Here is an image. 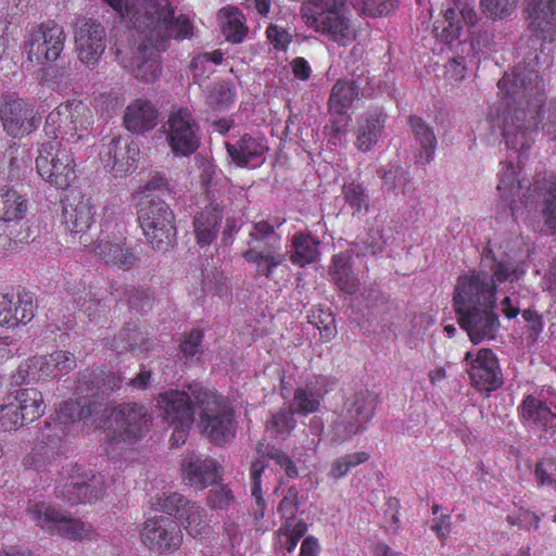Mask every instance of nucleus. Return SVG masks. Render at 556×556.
<instances>
[{"instance_id":"nucleus-1","label":"nucleus","mask_w":556,"mask_h":556,"mask_svg":"<svg viewBox=\"0 0 556 556\" xmlns=\"http://www.w3.org/2000/svg\"><path fill=\"white\" fill-rule=\"evenodd\" d=\"M527 13L529 27L535 34L528 40L531 51L498 80L505 103L493 124L506 148L518 152L519 159L531 147L546 100L541 70L543 65L548 66L549 56L543 53L540 40H556V0H528Z\"/></svg>"},{"instance_id":"nucleus-2","label":"nucleus","mask_w":556,"mask_h":556,"mask_svg":"<svg viewBox=\"0 0 556 556\" xmlns=\"http://www.w3.org/2000/svg\"><path fill=\"white\" fill-rule=\"evenodd\" d=\"M122 16H127L138 33L134 75L142 83H153L162 73L160 52L174 39L192 36L190 20L175 10L169 0H104Z\"/></svg>"},{"instance_id":"nucleus-3","label":"nucleus","mask_w":556,"mask_h":556,"mask_svg":"<svg viewBox=\"0 0 556 556\" xmlns=\"http://www.w3.org/2000/svg\"><path fill=\"white\" fill-rule=\"evenodd\" d=\"M283 223L285 219L278 217L252 223L249 249L242 253V257L255 266L258 276L270 278L274 270L286 261V253L280 251L281 237L276 232V228Z\"/></svg>"},{"instance_id":"nucleus-4","label":"nucleus","mask_w":556,"mask_h":556,"mask_svg":"<svg viewBox=\"0 0 556 556\" xmlns=\"http://www.w3.org/2000/svg\"><path fill=\"white\" fill-rule=\"evenodd\" d=\"M138 222L154 249H166L176 237L175 216L162 199L141 197L137 204Z\"/></svg>"},{"instance_id":"nucleus-5","label":"nucleus","mask_w":556,"mask_h":556,"mask_svg":"<svg viewBox=\"0 0 556 556\" xmlns=\"http://www.w3.org/2000/svg\"><path fill=\"white\" fill-rule=\"evenodd\" d=\"M152 420L149 408L142 404H119L108 417L105 439L110 443H134L149 432Z\"/></svg>"},{"instance_id":"nucleus-6","label":"nucleus","mask_w":556,"mask_h":556,"mask_svg":"<svg viewBox=\"0 0 556 556\" xmlns=\"http://www.w3.org/2000/svg\"><path fill=\"white\" fill-rule=\"evenodd\" d=\"M195 392L203 432L217 444L230 441L236 434L231 407L220 396L206 389H198Z\"/></svg>"},{"instance_id":"nucleus-7","label":"nucleus","mask_w":556,"mask_h":556,"mask_svg":"<svg viewBox=\"0 0 556 556\" xmlns=\"http://www.w3.org/2000/svg\"><path fill=\"white\" fill-rule=\"evenodd\" d=\"M104 493V476L77 465L63 469L56 486V495L72 505L98 501Z\"/></svg>"},{"instance_id":"nucleus-8","label":"nucleus","mask_w":556,"mask_h":556,"mask_svg":"<svg viewBox=\"0 0 556 556\" xmlns=\"http://www.w3.org/2000/svg\"><path fill=\"white\" fill-rule=\"evenodd\" d=\"M376 409V399L368 390H362L349 397L340 414L332 422L333 440L342 443L362 433Z\"/></svg>"},{"instance_id":"nucleus-9","label":"nucleus","mask_w":556,"mask_h":556,"mask_svg":"<svg viewBox=\"0 0 556 556\" xmlns=\"http://www.w3.org/2000/svg\"><path fill=\"white\" fill-rule=\"evenodd\" d=\"M27 515L48 533L72 541H83L93 532L90 523L70 517L48 503H35L27 509Z\"/></svg>"},{"instance_id":"nucleus-10","label":"nucleus","mask_w":556,"mask_h":556,"mask_svg":"<svg viewBox=\"0 0 556 556\" xmlns=\"http://www.w3.org/2000/svg\"><path fill=\"white\" fill-rule=\"evenodd\" d=\"M495 302L496 286L486 270H473L457 278L453 296L455 313L495 304Z\"/></svg>"},{"instance_id":"nucleus-11","label":"nucleus","mask_w":556,"mask_h":556,"mask_svg":"<svg viewBox=\"0 0 556 556\" xmlns=\"http://www.w3.org/2000/svg\"><path fill=\"white\" fill-rule=\"evenodd\" d=\"M52 143L43 146L36 157V168L42 179L56 189H66L76 178L74 160L68 146H60L54 151Z\"/></svg>"},{"instance_id":"nucleus-12","label":"nucleus","mask_w":556,"mask_h":556,"mask_svg":"<svg viewBox=\"0 0 556 556\" xmlns=\"http://www.w3.org/2000/svg\"><path fill=\"white\" fill-rule=\"evenodd\" d=\"M66 35L59 24L49 21L30 31L25 51L30 62L45 64L55 61L64 48Z\"/></svg>"},{"instance_id":"nucleus-13","label":"nucleus","mask_w":556,"mask_h":556,"mask_svg":"<svg viewBox=\"0 0 556 556\" xmlns=\"http://www.w3.org/2000/svg\"><path fill=\"white\" fill-rule=\"evenodd\" d=\"M198 389H204L199 383L189 384L184 390H168L156 397V407L160 417L169 424L187 425L194 421V407H198L195 399Z\"/></svg>"},{"instance_id":"nucleus-14","label":"nucleus","mask_w":556,"mask_h":556,"mask_svg":"<svg viewBox=\"0 0 556 556\" xmlns=\"http://www.w3.org/2000/svg\"><path fill=\"white\" fill-rule=\"evenodd\" d=\"M166 124L167 141L175 155L189 156L198 150L199 125L188 109L173 111Z\"/></svg>"},{"instance_id":"nucleus-15","label":"nucleus","mask_w":556,"mask_h":556,"mask_svg":"<svg viewBox=\"0 0 556 556\" xmlns=\"http://www.w3.org/2000/svg\"><path fill=\"white\" fill-rule=\"evenodd\" d=\"M63 118L66 119L67 127L65 144L71 150L72 144L88 136V128L92 125L93 118L90 109L79 100L67 101L51 111L48 115L49 127L55 129L59 127V121Z\"/></svg>"},{"instance_id":"nucleus-16","label":"nucleus","mask_w":556,"mask_h":556,"mask_svg":"<svg viewBox=\"0 0 556 556\" xmlns=\"http://www.w3.org/2000/svg\"><path fill=\"white\" fill-rule=\"evenodd\" d=\"M367 78L339 79L333 85L328 100V108L331 114V129L337 135L346 131L350 121L348 111L352 103L359 98L361 90L367 85Z\"/></svg>"},{"instance_id":"nucleus-17","label":"nucleus","mask_w":556,"mask_h":556,"mask_svg":"<svg viewBox=\"0 0 556 556\" xmlns=\"http://www.w3.org/2000/svg\"><path fill=\"white\" fill-rule=\"evenodd\" d=\"M3 130L14 139L34 132L41 124V116L31 103L24 99H12L0 109Z\"/></svg>"},{"instance_id":"nucleus-18","label":"nucleus","mask_w":556,"mask_h":556,"mask_svg":"<svg viewBox=\"0 0 556 556\" xmlns=\"http://www.w3.org/2000/svg\"><path fill=\"white\" fill-rule=\"evenodd\" d=\"M464 361L469 365L467 371L475 388L491 392L504 384L498 359L491 349L467 352Z\"/></svg>"},{"instance_id":"nucleus-19","label":"nucleus","mask_w":556,"mask_h":556,"mask_svg":"<svg viewBox=\"0 0 556 556\" xmlns=\"http://www.w3.org/2000/svg\"><path fill=\"white\" fill-rule=\"evenodd\" d=\"M256 451L261 458L254 460L250 468L251 494L257 506L255 514H258L261 517H263L265 501L262 495L261 477L266 468V464L262 458L266 457L268 459H273L275 464L279 466L289 478L298 477L299 471L291 457L275 446L265 445L264 443L260 442L257 444Z\"/></svg>"},{"instance_id":"nucleus-20","label":"nucleus","mask_w":556,"mask_h":556,"mask_svg":"<svg viewBox=\"0 0 556 556\" xmlns=\"http://www.w3.org/2000/svg\"><path fill=\"white\" fill-rule=\"evenodd\" d=\"M106 33L102 24L90 17H79L75 26V46L78 59L93 67L105 50Z\"/></svg>"},{"instance_id":"nucleus-21","label":"nucleus","mask_w":556,"mask_h":556,"mask_svg":"<svg viewBox=\"0 0 556 556\" xmlns=\"http://www.w3.org/2000/svg\"><path fill=\"white\" fill-rule=\"evenodd\" d=\"M457 321L475 344L493 340L500 330V318L495 304L478 306L472 309L456 313Z\"/></svg>"},{"instance_id":"nucleus-22","label":"nucleus","mask_w":556,"mask_h":556,"mask_svg":"<svg viewBox=\"0 0 556 556\" xmlns=\"http://www.w3.org/2000/svg\"><path fill=\"white\" fill-rule=\"evenodd\" d=\"M140 534L144 545L159 552H173L182 541L178 522L164 516L148 519L142 525Z\"/></svg>"},{"instance_id":"nucleus-23","label":"nucleus","mask_w":556,"mask_h":556,"mask_svg":"<svg viewBox=\"0 0 556 556\" xmlns=\"http://www.w3.org/2000/svg\"><path fill=\"white\" fill-rule=\"evenodd\" d=\"M138 148L122 137H113L103 143L100 160L108 172L115 177H122L135 170Z\"/></svg>"},{"instance_id":"nucleus-24","label":"nucleus","mask_w":556,"mask_h":556,"mask_svg":"<svg viewBox=\"0 0 556 556\" xmlns=\"http://www.w3.org/2000/svg\"><path fill=\"white\" fill-rule=\"evenodd\" d=\"M182 478L186 484L195 490H204L222 479L218 463L202 454L189 453L181 463Z\"/></svg>"},{"instance_id":"nucleus-25","label":"nucleus","mask_w":556,"mask_h":556,"mask_svg":"<svg viewBox=\"0 0 556 556\" xmlns=\"http://www.w3.org/2000/svg\"><path fill=\"white\" fill-rule=\"evenodd\" d=\"M306 24L328 40L342 47L351 45L356 38L349 13L312 17L306 21Z\"/></svg>"},{"instance_id":"nucleus-26","label":"nucleus","mask_w":556,"mask_h":556,"mask_svg":"<svg viewBox=\"0 0 556 556\" xmlns=\"http://www.w3.org/2000/svg\"><path fill=\"white\" fill-rule=\"evenodd\" d=\"M93 206L90 199L81 194L66 197L63 201V222L73 233H83L93 223Z\"/></svg>"},{"instance_id":"nucleus-27","label":"nucleus","mask_w":556,"mask_h":556,"mask_svg":"<svg viewBox=\"0 0 556 556\" xmlns=\"http://www.w3.org/2000/svg\"><path fill=\"white\" fill-rule=\"evenodd\" d=\"M157 116V110L151 101L136 99L127 105L123 121L127 130L143 134L156 126Z\"/></svg>"},{"instance_id":"nucleus-28","label":"nucleus","mask_w":556,"mask_h":556,"mask_svg":"<svg viewBox=\"0 0 556 556\" xmlns=\"http://www.w3.org/2000/svg\"><path fill=\"white\" fill-rule=\"evenodd\" d=\"M123 379L121 376L114 372H104L103 370L91 371L88 375H84L77 384V389L84 393L87 392V396H91L94 401L100 402V408L102 402L111 392L115 389H119Z\"/></svg>"},{"instance_id":"nucleus-29","label":"nucleus","mask_w":556,"mask_h":556,"mask_svg":"<svg viewBox=\"0 0 556 556\" xmlns=\"http://www.w3.org/2000/svg\"><path fill=\"white\" fill-rule=\"evenodd\" d=\"M93 251L105 264L119 269H130L137 263L135 253L124 239L100 240Z\"/></svg>"},{"instance_id":"nucleus-30","label":"nucleus","mask_w":556,"mask_h":556,"mask_svg":"<svg viewBox=\"0 0 556 556\" xmlns=\"http://www.w3.org/2000/svg\"><path fill=\"white\" fill-rule=\"evenodd\" d=\"M378 176L382 180L381 190L386 194L409 197L415 190L409 170L399 163L380 168Z\"/></svg>"},{"instance_id":"nucleus-31","label":"nucleus","mask_w":556,"mask_h":556,"mask_svg":"<svg viewBox=\"0 0 556 556\" xmlns=\"http://www.w3.org/2000/svg\"><path fill=\"white\" fill-rule=\"evenodd\" d=\"M222 219L223 207L216 202L210 203L195 214L193 229L199 245H210L216 239Z\"/></svg>"},{"instance_id":"nucleus-32","label":"nucleus","mask_w":556,"mask_h":556,"mask_svg":"<svg viewBox=\"0 0 556 556\" xmlns=\"http://www.w3.org/2000/svg\"><path fill=\"white\" fill-rule=\"evenodd\" d=\"M519 413L523 421L540 429L552 431L556 430V414L533 395H527L519 406Z\"/></svg>"},{"instance_id":"nucleus-33","label":"nucleus","mask_w":556,"mask_h":556,"mask_svg":"<svg viewBox=\"0 0 556 556\" xmlns=\"http://www.w3.org/2000/svg\"><path fill=\"white\" fill-rule=\"evenodd\" d=\"M226 149L231 160L239 166L257 164L262 162L265 147L262 141L244 135L236 143H226Z\"/></svg>"},{"instance_id":"nucleus-34","label":"nucleus","mask_w":556,"mask_h":556,"mask_svg":"<svg viewBox=\"0 0 556 556\" xmlns=\"http://www.w3.org/2000/svg\"><path fill=\"white\" fill-rule=\"evenodd\" d=\"M384 128V117L378 113H367L357 122L355 146L358 150L369 151L377 142Z\"/></svg>"},{"instance_id":"nucleus-35","label":"nucleus","mask_w":556,"mask_h":556,"mask_svg":"<svg viewBox=\"0 0 556 556\" xmlns=\"http://www.w3.org/2000/svg\"><path fill=\"white\" fill-rule=\"evenodd\" d=\"M217 17L222 24L223 34L232 43H240L248 35L245 17L240 9L232 5L222 8Z\"/></svg>"},{"instance_id":"nucleus-36","label":"nucleus","mask_w":556,"mask_h":556,"mask_svg":"<svg viewBox=\"0 0 556 556\" xmlns=\"http://www.w3.org/2000/svg\"><path fill=\"white\" fill-rule=\"evenodd\" d=\"M78 401L65 402L61 405L59 415L65 422H75L84 420L97 414L100 410V402L87 396V392L81 393L78 389Z\"/></svg>"},{"instance_id":"nucleus-37","label":"nucleus","mask_w":556,"mask_h":556,"mask_svg":"<svg viewBox=\"0 0 556 556\" xmlns=\"http://www.w3.org/2000/svg\"><path fill=\"white\" fill-rule=\"evenodd\" d=\"M9 396L22 414L24 413L28 421H34L45 414L42 393L35 388L21 389Z\"/></svg>"},{"instance_id":"nucleus-38","label":"nucleus","mask_w":556,"mask_h":556,"mask_svg":"<svg viewBox=\"0 0 556 556\" xmlns=\"http://www.w3.org/2000/svg\"><path fill=\"white\" fill-rule=\"evenodd\" d=\"M181 526L194 539H201L210 533V519L204 507L190 502L179 518Z\"/></svg>"},{"instance_id":"nucleus-39","label":"nucleus","mask_w":556,"mask_h":556,"mask_svg":"<svg viewBox=\"0 0 556 556\" xmlns=\"http://www.w3.org/2000/svg\"><path fill=\"white\" fill-rule=\"evenodd\" d=\"M409 124L415 141L421 151L419 159L421 163H430L437 149V137L433 128L422 118L410 116Z\"/></svg>"},{"instance_id":"nucleus-40","label":"nucleus","mask_w":556,"mask_h":556,"mask_svg":"<svg viewBox=\"0 0 556 556\" xmlns=\"http://www.w3.org/2000/svg\"><path fill=\"white\" fill-rule=\"evenodd\" d=\"M59 445L55 439H51L49 442L43 439L37 440L33 451L24 458V465L36 471L46 470L56 460Z\"/></svg>"},{"instance_id":"nucleus-41","label":"nucleus","mask_w":556,"mask_h":556,"mask_svg":"<svg viewBox=\"0 0 556 556\" xmlns=\"http://www.w3.org/2000/svg\"><path fill=\"white\" fill-rule=\"evenodd\" d=\"M26 211V200L16 190L0 188V222H17L25 216Z\"/></svg>"},{"instance_id":"nucleus-42","label":"nucleus","mask_w":556,"mask_h":556,"mask_svg":"<svg viewBox=\"0 0 556 556\" xmlns=\"http://www.w3.org/2000/svg\"><path fill=\"white\" fill-rule=\"evenodd\" d=\"M330 276L340 290L353 294L358 289V279L353 273L350 258L346 255L338 254L332 258Z\"/></svg>"},{"instance_id":"nucleus-43","label":"nucleus","mask_w":556,"mask_h":556,"mask_svg":"<svg viewBox=\"0 0 556 556\" xmlns=\"http://www.w3.org/2000/svg\"><path fill=\"white\" fill-rule=\"evenodd\" d=\"M13 298V307L11 308L12 318L10 327L27 325L35 316L37 304L34 293L29 291H22L17 293L11 292Z\"/></svg>"},{"instance_id":"nucleus-44","label":"nucleus","mask_w":556,"mask_h":556,"mask_svg":"<svg viewBox=\"0 0 556 556\" xmlns=\"http://www.w3.org/2000/svg\"><path fill=\"white\" fill-rule=\"evenodd\" d=\"M318 245L319 241L315 240L311 235H294L292 238L290 260L293 264L302 267L314 263L319 255Z\"/></svg>"},{"instance_id":"nucleus-45","label":"nucleus","mask_w":556,"mask_h":556,"mask_svg":"<svg viewBox=\"0 0 556 556\" xmlns=\"http://www.w3.org/2000/svg\"><path fill=\"white\" fill-rule=\"evenodd\" d=\"M325 393L326 391L314 383H307L305 387L296 389L292 404L294 410L302 414L317 412Z\"/></svg>"},{"instance_id":"nucleus-46","label":"nucleus","mask_w":556,"mask_h":556,"mask_svg":"<svg viewBox=\"0 0 556 556\" xmlns=\"http://www.w3.org/2000/svg\"><path fill=\"white\" fill-rule=\"evenodd\" d=\"M386 241L381 227H370L366 233L358 236L351 251L356 256L377 255L383 251Z\"/></svg>"},{"instance_id":"nucleus-47","label":"nucleus","mask_w":556,"mask_h":556,"mask_svg":"<svg viewBox=\"0 0 556 556\" xmlns=\"http://www.w3.org/2000/svg\"><path fill=\"white\" fill-rule=\"evenodd\" d=\"M191 501L186 498L182 494L177 492L163 493L151 501V508L157 511H162L169 516L182 515L185 507L189 505Z\"/></svg>"},{"instance_id":"nucleus-48","label":"nucleus","mask_w":556,"mask_h":556,"mask_svg":"<svg viewBox=\"0 0 556 556\" xmlns=\"http://www.w3.org/2000/svg\"><path fill=\"white\" fill-rule=\"evenodd\" d=\"M294 425L293 413L290 410H280L273 414L266 421L265 431L270 438L285 440L294 428Z\"/></svg>"},{"instance_id":"nucleus-49","label":"nucleus","mask_w":556,"mask_h":556,"mask_svg":"<svg viewBox=\"0 0 556 556\" xmlns=\"http://www.w3.org/2000/svg\"><path fill=\"white\" fill-rule=\"evenodd\" d=\"M521 188V181L516 178V172L513 163H507L500 173L497 190L501 193V198L511 205L515 202V197L518 195Z\"/></svg>"},{"instance_id":"nucleus-50","label":"nucleus","mask_w":556,"mask_h":556,"mask_svg":"<svg viewBox=\"0 0 556 556\" xmlns=\"http://www.w3.org/2000/svg\"><path fill=\"white\" fill-rule=\"evenodd\" d=\"M542 214L544 223L552 232H556V178L549 177L543 182Z\"/></svg>"},{"instance_id":"nucleus-51","label":"nucleus","mask_w":556,"mask_h":556,"mask_svg":"<svg viewBox=\"0 0 556 556\" xmlns=\"http://www.w3.org/2000/svg\"><path fill=\"white\" fill-rule=\"evenodd\" d=\"M480 10L492 21L505 20L514 14L518 0H480Z\"/></svg>"},{"instance_id":"nucleus-52","label":"nucleus","mask_w":556,"mask_h":556,"mask_svg":"<svg viewBox=\"0 0 556 556\" xmlns=\"http://www.w3.org/2000/svg\"><path fill=\"white\" fill-rule=\"evenodd\" d=\"M462 30V25L454 9L444 10V18L434 26L435 36L439 40L452 43L456 40Z\"/></svg>"},{"instance_id":"nucleus-53","label":"nucleus","mask_w":556,"mask_h":556,"mask_svg":"<svg viewBox=\"0 0 556 556\" xmlns=\"http://www.w3.org/2000/svg\"><path fill=\"white\" fill-rule=\"evenodd\" d=\"M342 193L345 202L354 210L353 214L361 213L363 210L365 212L369 211V195L363 185L354 181L344 184Z\"/></svg>"},{"instance_id":"nucleus-54","label":"nucleus","mask_w":556,"mask_h":556,"mask_svg":"<svg viewBox=\"0 0 556 556\" xmlns=\"http://www.w3.org/2000/svg\"><path fill=\"white\" fill-rule=\"evenodd\" d=\"M369 454L366 452H354L338 457L331 465L329 476L333 479H341L353 468L367 462Z\"/></svg>"},{"instance_id":"nucleus-55","label":"nucleus","mask_w":556,"mask_h":556,"mask_svg":"<svg viewBox=\"0 0 556 556\" xmlns=\"http://www.w3.org/2000/svg\"><path fill=\"white\" fill-rule=\"evenodd\" d=\"M482 257L484 263L488 261L491 262V268L489 273L493 277L495 286L496 282L502 283L507 280L513 281L514 279H518L517 270L514 265L508 262H497L491 250H485L482 254Z\"/></svg>"},{"instance_id":"nucleus-56","label":"nucleus","mask_w":556,"mask_h":556,"mask_svg":"<svg viewBox=\"0 0 556 556\" xmlns=\"http://www.w3.org/2000/svg\"><path fill=\"white\" fill-rule=\"evenodd\" d=\"M7 403L0 405V430L12 431L29 422L22 412L13 404L11 396L7 397Z\"/></svg>"},{"instance_id":"nucleus-57","label":"nucleus","mask_w":556,"mask_h":556,"mask_svg":"<svg viewBox=\"0 0 556 556\" xmlns=\"http://www.w3.org/2000/svg\"><path fill=\"white\" fill-rule=\"evenodd\" d=\"M309 3L312 9L307 20L312 17L331 16L338 13H349L346 0H309Z\"/></svg>"},{"instance_id":"nucleus-58","label":"nucleus","mask_w":556,"mask_h":556,"mask_svg":"<svg viewBox=\"0 0 556 556\" xmlns=\"http://www.w3.org/2000/svg\"><path fill=\"white\" fill-rule=\"evenodd\" d=\"M203 339V332L200 329H192L186 334L185 339L180 343V354L186 361L198 357L202 354L201 342Z\"/></svg>"},{"instance_id":"nucleus-59","label":"nucleus","mask_w":556,"mask_h":556,"mask_svg":"<svg viewBox=\"0 0 556 556\" xmlns=\"http://www.w3.org/2000/svg\"><path fill=\"white\" fill-rule=\"evenodd\" d=\"M235 502L232 491L227 485L212 489L207 496V505L214 510H225Z\"/></svg>"},{"instance_id":"nucleus-60","label":"nucleus","mask_w":556,"mask_h":556,"mask_svg":"<svg viewBox=\"0 0 556 556\" xmlns=\"http://www.w3.org/2000/svg\"><path fill=\"white\" fill-rule=\"evenodd\" d=\"M233 102V91L228 84H215L208 93L210 105L224 109Z\"/></svg>"},{"instance_id":"nucleus-61","label":"nucleus","mask_w":556,"mask_h":556,"mask_svg":"<svg viewBox=\"0 0 556 556\" xmlns=\"http://www.w3.org/2000/svg\"><path fill=\"white\" fill-rule=\"evenodd\" d=\"M446 9H454L455 14H457V18L459 15L463 21L469 25L473 26L478 21V15L475 10V1L473 0H446Z\"/></svg>"},{"instance_id":"nucleus-62","label":"nucleus","mask_w":556,"mask_h":556,"mask_svg":"<svg viewBox=\"0 0 556 556\" xmlns=\"http://www.w3.org/2000/svg\"><path fill=\"white\" fill-rule=\"evenodd\" d=\"M300 502H299V491L296 488L291 486L287 490L282 500L279 503L278 511L285 521H288L292 518H295L296 513L299 510Z\"/></svg>"},{"instance_id":"nucleus-63","label":"nucleus","mask_w":556,"mask_h":556,"mask_svg":"<svg viewBox=\"0 0 556 556\" xmlns=\"http://www.w3.org/2000/svg\"><path fill=\"white\" fill-rule=\"evenodd\" d=\"M17 149L11 147L10 148V161H9V174L8 179L11 181H20L25 177L26 170L28 168L29 157L23 155L22 157H17L14 155Z\"/></svg>"},{"instance_id":"nucleus-64","label":"nucleus","mask_w":556,"mask_h":556,"mask_svg":"<svg viewBox=\"0 0 556 556\" xmlns=\"http://www.w3.org/2000/svg\"><path fill=\"white\" fill-rule=\"evenodd\" d=\"M49 356L55 375L56 372L67 374L76 367V357L67 351H55Z\"/></svg>"}]
</instances>
